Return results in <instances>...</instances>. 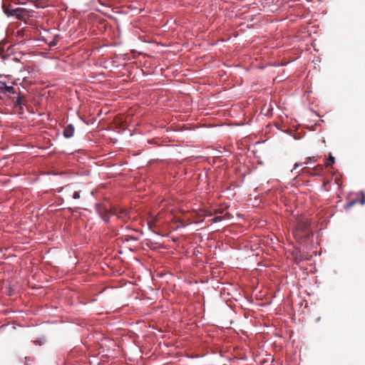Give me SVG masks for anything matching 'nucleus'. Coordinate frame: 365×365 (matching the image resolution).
Wrapping results in <instances>:
<instances>
[{
  "label": "nucleus",
  "instance_id": "obj_4",
  "mask_svg": "<svg viewBox=\"0 0 365 365\" xmlns=\"http://www.w3.org/2000/svg\"><path fill=\"white\" fill-rule=\"evenodd\" d=\"M96 210L104 222H109V215L111 214L110 209L108 210L106 206L99 204L96 206Z\"/></svg>",
  "mask_w": 365,
  "mask_h": 365
},
{
  "label": "nucleus",
  "instance_id": "obj_22",
  "mask_svg": "<svg viewBox=\"0 0 365 365\" xmlns=\"http://www.w3.org/2000/svg\"><path fill=\"white\" fill-rule=\"evenodd\" d=\"M308 160L312 161V159H311V158H309Z\"/></svg>",
  "mask_w": 365,
  "mask_h": 365
},
{
  "label": "nucleus",
  "instance_id": "obj_18",
  "mask_svg": "<svg viewBox=\"0 0 365 365\" xmlns=\"http://www.w3.org/2000/svg\"><path fill=\"white\" fill-rule=\"evenodd\" d=\"M301 165V164H299V163H295L294 164V170H296L297 168L299 167Z\"/></svg>",
  "mask_w": 365,
  "mask_h": 365
},
{
  "label": "nucleus",
  "instance_id": "obj_13",
  "mask_svg": "<svg viewBox=\"0 0 365 365\" xmlns=\"http://www.w3.org/2000/svg\"><path fill=\"white\" fill-rule=\"evenodd\" d=\"M72 197L75 200L79 199L81 197L80 196V192L79 191H74L72 195Z\"/></svg>",
  "mask_w": 365,
  "mask_h": 365
},
{
  "label": "nucleus",
  "instance_id": "obj_8",
  "mask_svg": "<svg viewBox=\"0 0 365 365\" xmlns=\"http://www.w3.org/2000/svg\"><path fill=\"white\" fill-rule=\"evenodd\" d=\"M158 221V217L155 216L152 217L148 221V225L150 229H153V227L155 226V223Z\"/></svg>",
  "mask_w": 365,
  "mask_h": 365
},
{
  "label": "nucleus",
  "instance_id": "obj_14",
  "mask_svg": "<svg viewBox=\"0 0 365 365\" xmlns=\"http://www.w3.org/2000/svg\"><path fill=\"white\" fill-rule=\"evenodd\" d=\"M13 9H11V8H9V7H6V8H5V9H4V12H5L8 16H11V14H10V13H12V10H13Z\"/></svg>",
  "mask_w": 365,
  "mask_h": 365
},
{
  "label": "nucleus",
  "instance_id": "obj_9",
  "mask_svg": "<svg viewBox=\"0 0 365 365\" xmlns=\"http://www.w3.org/2000/svg\"><path fill=\"white\" fill-rule=\"evenodd\" d=\"M6 45V42L1 41L0 42V56L4 58V52H5V46Z\"/></svg>",
  "mask_w": 365,
  "mask_h": 365
},
{
  "label": "nucleus",
  "instance_id": "obj_2",
  "mask_svg": "<svg viewBox=\"0 0 365 365\" xmlns=\"http://www.w3.org/2000/svg\"><path fill=\"white\" fill-rule=\"evenodd\" d=\"M110 213L113 215H115L118 219L126 221L127 219L130 218V211L124 208L113 207L110 208Z\"/></svg>",
  "mask_w": 365,
  "mask_h": 365
},
{
  "label": "nucleus",
  "instance_id": "obj_20",
  "mask_svg": "<svg viewBox=\"0 0 365 365\" xmlns=\"http://www.w3.org/2000/svg\"><path fill=\"white\" fill-rule=\"evenodd\" d=\"M227 215V213H225V215L222 217V218L225 217V216Z\"/></svg>",
  "mask_w": 365,
  "mask_h": 365
},
{
  "label": "nucleus",
  "instance_id": "obj_17",
  "mask_svg": "<svg viewBox=\"0 0 365 365\" xmlns=\"http://www.w3.org/2000/svg\"><path fill=\"white\" fill-rule=\"evenodd\" d=\"M58 41L54 38L51 43H49L50 46H55L57 44Z\"/></svg>",
  "mask_w": 365,
  "mask_h": 365
},
{
  "label": "nucleus",
  "instance_id": "obj_16",
  "mask_svg": "<svg viewBox=\"0 0 365 365\" xmlns=\"http://www.w3.org/2000/svg\"><path fill=\"white\" fill-rule=\"evenodd\" d=\"M361 205H364L365 204V195L364 194L361 195V200H359Z\"/></svg>",
  "mask_w": 365,
  "mask_h": 365
},
{
  "label": "nucleus",
  "instance_id": "obj_3",
  "mask_svg": "<svg viewBox=\"0 0 365 365\" xmlns=\"http://www.w3.org/2000/svg\"><path fill=\"white\" fill-rule=\"evenodd\" d=\"M15 93L16 91L13 86H7L6 82L0 81V98H3L1 95L10 96Z\"/></svg>",
  "mask_w": 365,
  "mask_h": 365
},
{
  "label": "nucleus",
  "instance_id": "obj_1",
  "mask_svg": "<svg viewBox=\"0 0 365 365\" xmlns=\"http://www.w3.org/2000/svg\"><path fill=\"white\" fill-rule=\"evenodd\" d=\"M293 235L295 240L300 244L307 242L313 236V232L310 227V220L302 219L299 220L293 230Z\"/></svg>",
  "mask_w": 365,
  "mask_h": 365
},
{
  "label": "nucleus",
  "instance_id": "obj_21",
  "mask_svg": "<svg viewBox=\"0 0 365 365\" xmlns=\"http://www.w3.org/2000/svg\"><path fill=\"white\" fill-rule=\"evenodd\" d=\"M308 160L312 161V159H311V158H309Z\"/></svg>",
  "mask_w": 365,
  "mask_h": 365
},
{
  "label": "nucleus",
  "instance_id": "obj_10",
  "mask_svg": "<svg viewBox=\"0 0 365 365\" xmlns=\"http://www.w3.org/2000/svg\"><path fill=\"white\" fill-rule=\"evenodd\" d=\"M357 202H359L358 199L351 200L349 202H347L346 205H344V208L349 209L352 206H354Z\"/></svg>",
  "mask_w": 365,
  "mask_h": 365
},
{
  "label": "nucleus",
  "instance_id": "obj_15",
  "mask_svg": "<svg viewBox=\"0 0 365 365\" xmlns=\"http://www.w3.org/2000/svg\"><path fill=\"white\" fill-rule=\"evenodd\" d=\"M222 220V217L221 216H217V217H214L212 221L214 222H219V221H221Z\"/></svg>",
  "mask_w": 365,
  "mask_h": 365
},
{
  "label": "nucleus",
  "instance_id": "obj_7",
  "mask_svg": "<svg viewBox=\"0 0 365 365\" xmlns=\"http://www.w3.org/2000/svg\"><path fill=\"white\" fill-rule=\"evenodd\" d=\"M26 103V100L24 98V97L19 96L17 98V100L15 103V106H19L21 108V106H25Z\"/></svg>",
  "mask_w": 365,
  "mask_h": 365
},
{
  "label": "nucleus",
  "instance_id": "obj_6",
  "mask_svg": "<svg viewBox=\"0 0 365 365\" xmlns=\"http://www.w3.org/2000/svg\"><path fill=\"white\" fill-rule=\"evenodd\" d=\"M74 133V127L72 124L68 125L64 130H63V135L66 138H70L73 135Z\"/></svg>",
  "mask_w": 365,
  "mask_h": 365
},
{
  "label": "nucleus",
  "instance_id": "obj_19",
  "mask_svg": "<svg viewBox=\"0 0 365 365\" xmlns=\"http://www.w3.org/2000/svg\"><path fill=\"white\" fill-rule=\"evenodd\" d=\"M227 215V213H225V215L222 217V218L225 217V216Z\"/></svg>",
  "mask_w": 365,
  "mask_h": 365
},
{
  "label": "nucleus",
  "instance_id": "obj_5",
  "mask_svg": "<svg viewBox=\"0 0 365 365\" xmlns=\"http://www.w3.org/2000/svg\"><path fill=\"white\" fill-rule=\"evenodd\" d=\"M11 16H15L19 19H23L26 16V11L22 8H16L12 10Z\"/></svg>",
  "mask_w": 365,
  "mask_h": 365
},
{
  "label": "nucleus",
  "instance_id": "obj_12",
  "mask_svg": "<svg viewBox=\"0 0 365 365\" xmlns=\"http://www.w3.org/2000/svg\"><path fill=\"white\" fill-rule=\"evenodd\" d=\"M334 163V158L330 155L329 159L327 160V161L325 163V165L327 167H328V166L331 165Z\"/></svg>",
  "mask_w": 365,
  "mask_h": 365
},
{
  "label": "nucleus",
  "instance_id": "obj_11",
  "mask_svg": "<svg viewBox=\"0 0 365 365\" xmlns=\"http://www.w3.org/2000/svg\"><path fill=\"white\" fill-rule=\"evenodd\" d=\"M322 170H323V165H319L318 166L315 167L313 169V173H311L312 175H315V174H317V173H319L320 172H322Z\"/></svg>",
  "mask_w": 365,
  "mask_h": 365
}]
</instances>
